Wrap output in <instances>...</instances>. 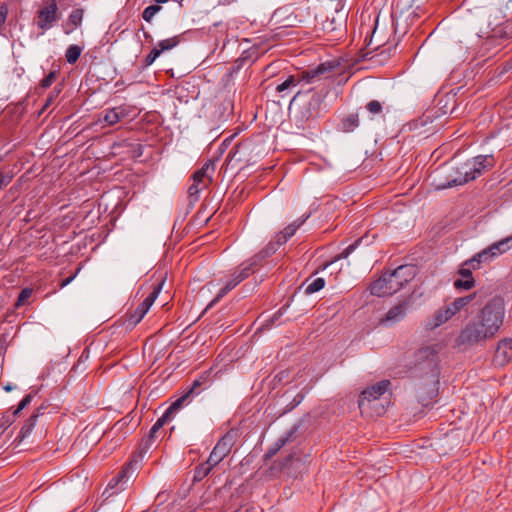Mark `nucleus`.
I'll use <instances>...</instances> for the list:
<instances>
[{
	"label": "nucleus",
	"mask_w": 512,
	"mask_h": 512,
	"mask_svg": "<svg viewBox=\"0 0 512 512\" xmlns=\"http://www.w3.org/2000/svg\"><path fill=\"white\" fill-rule=\"evenodd\" d=\"M494 165V159L490 155L477 156L472 160L467 161L460 167L450 169L446 176V182L439 181L436 183L438 189H446L452 186L466 184L470 180H474L476 177L488 167Z\"/></svg>",
	"instance_id": "1"
},
{
	"label": "nucleus",
	"mask_w": 512,
	"mask_h": 512,
	"mask_svg": "<svg viewBox=\"0 0 512 512\" xmlns=\"http://www.w3.org/2000/svg\"><path fill=\"white\" fill-rule=\"evenodd\" d=\"M415 277L413 266L402 265L391 273H384L370 286L371 294L378 297L390 296L398 292Z\"/></svg>",
	"instance_id": "2"
},
{
	"label": "nucleus",
	"mask_w": 512,
	"mask_h": 512,
	"mask_svg": "<svg viewBox=\"0 0 512 512\" xmlns=\"http://www.w3.org/2000/svg\"><path fill=\"white\" fill-rule=\"evenodd\" d=\"M493 338L485 324L475 317L460 330L454 340V348L465 351L474 346H482Z\"/></svg>",
	"instance_id": "3"
},
{
	"label": "nucleus",
	"mask_w": 512,
	"mask_h": 512,
	"mask_svg": "<svg viewBox=\"0 0 512 512\" xmlns=\"http://www.w3.org/2000/svg\"><path fill=\"white\" fill-rule=\"evenodd\" d=\"M441 349V344L433 343L421 347L415 354L416 362L427 366L428 376L423 386L427 389V393L430 397H433L438 390L439 369L436 360Z\"/></svg>",
	"instance_id": "4"
},
{
	"label": "nucleus",
	"mask_w": 512,
	"mask_h": 512,
	"mask_svg": "<svg viewBox=\"0 0 512 512\" xmlns=\"http://www.w3.org/2000/svg\"><path fill=\"white\" fill-rule=\"evenodd\" d=\"M473 299L474 294H471L455 298L451 302L445 303L443 306L439 307L427 320L426 327L433 330L447 323L454 316L465 310Z\"/></svg>",
	"instance_id": "5"
},
{
	"label": "nucleus",
	"mask_w": 512,
	"mask_h": 512,
	"mask_svg": "<svg viewBox=\"0 0 512 512\" xmlns=\"http://www.w3.org/2000/svg\"><path fill=\"white\" fill-rule=\"evenodd\" d=\"M505 317V304L502 298L495 297L489 300L478 312L476 318L480 320L495 337L503 325Z\"/></svg>",
	"instance_id": "6"
},
{
	"label": "nucleus",
	"mask_w": 512,
	"mask_h": 512,
	"mask_svg": "<svg viewBox=\"0 0 512 512\" xmlns=\"http://www.w3.org/2000/svg\"><path fill=\"white\" fill-rule=\"evenodd\" d=\"M512 247V237H507L496 243H493L488 248L477 253L471 259L466 261V265H470L473 269H479L482 263H487L495 257L503 254Z\"/></svg>",
	"instance_id": "7"
},
{
	"label": "nucleus",
	"mask_w": 512,
	"mask_h": 512,
	"mask_svg": "<svg viewBox=\"0 0 512 512\" xmlns=\"http://www.w3.org/2000/svg\"><path fill=\"white\" fill-rule=\"evenodd\" d=\"M237 433L235 431L227 432L216 444L212 450L207 462L215 467L218 465L231 451L235 444Z\"/></svg>",
	"instance_id": "8"
},
{
	"label": "nucleus",
	"mask_w": 512,
	"mask_h": 512,
	"mask_svg": "<svg viewBox=\"0 0 512 512\" xmlns=\"http://www.w3.org/2000/svg\"><path fill=\"white\" fill-rule=\"evenodd\" d=\"M214 165L211 162L205 163L201 169L193 174V183L188 189L190 196L197 195L201 190L207 188L212 181Z\"/></svg>",
	"instance_id": "9"
},
{
	"label": "nucleus",
	"mask_w": 512,
	"mask_h": 512,
	"mask_svg": "<svg viewBox=\"0 0 512 512\" xmlns=\"http://www.w3.org/2000/svg\"><path fill=\"white\" fill-rule=\"evenodd\" d=\"M254 263H243L239 271H235L232 275V278L227 281L223 288L219 291L217 296L211 302L210 305L218 302L222 297H224L229 291L234 289L239 283H241L244 279H246L253 272Z\"/></svg>",
	"instance_id": "10"
},
{
	"label": "nucleus",
	"mask_w": 512,
	"mask_h": 512,
	"mask_svg": "<svg viewBox=\"0 0 512 512\" xmlns=\"http://www.w3.org/2000/svg\"><path fill=\"white\" fill-rule=\"evenodd\" d=\"M163 284H164V281L162 280L160 283H158L156 286H154V288L150 292V294L143 300V302L131 314V321L134 324L139 323L143 319V317L146 315V313L149 311L150 307L153 305V303L159 296V294L163 288Z\"/></svg>",
	"instance_id": "11"
},
{
	"label": "nucleus",
	"mask_w": 512,
	"mask_h": 512,
	"mask_svg": "<svg viewBox=\"0 0 512 512\" xmlns=\"http://www.w3.org/2000/svg\"><path fill=\"white\" fill-rule=\"evenodd\" d=\"M38 27L43 31L50 29L55 22H57L58 16V7L54 0L47 3L45 6L39 9L38 11Z\"/></svg>",
	"instance_id": "12"
},
{
	"label": "nucleus",
	"mask_w": 512,
	"mask_h": 512,
	"mask_svg": "<svg viewBox=\"0 0 512 512\" xmlns=\"http://www.w3.org/2000/svg\"><path fill=\"white\" fill-rule=\"evenodd\" d=\"M389 381L383 380L371 387H368L364 391H362L359 400L377 402L379 400L388 399L386 393L388 391Z\"/></svg>",
	"instance_id": "13"
},
{
	"label": "nucleus",
	"mask_w": 512,
	"mask_h": 512,
	"mask_svg": "<svg viewBox=\"0 0 512 512\" xmlns=\"http://www.w3.org/2000/svg\"><path fill=\"white\" fill-rule=\"evenodd\" d=\"M389 399L379 400L377 402L359 400L358 406L363 415L374 417L385 413Z\"/></svg>",
	"instance_id": "14"
},
{
	"label": "nucleus",
	"mask_w": 512,
	"mask_h": 512,
	"mask_svg": "<svg viewBox=\"0 0 512 512\" xmlns=\"http://www.w3.org/2000/svg\"><path fill=\"white\" fill-rule=\"evenodd\" d=\"M128 116V110L127 108L123 106L114 107L112 109L107 110L103 117L98 120L99 123L104 122L105 126H114L118 122H120L122 119L126 118Z\"/></svg>",
	"instance_id": "15"
},
{
	"label": "nucleus",
	"mask_w": 512,
	"mask_h": 512,
	"mask_svg": "<svg viewBox=\"0 0 512 512\" xmlns=\"http://www.w3.org/2000/svg\"><path fill=\"white\" fill-rule=\"evenodd\" d=\"M472 270L474 269L470 265H466V261L462 264V267L459 270V275L462 279H457L454 282L456 289L469 290L474 287L475 281L472 277Z\"/></svg>",
	"instance_id": "16"
},
{
	"label": "nucleus",
	"mask_w": 512,
	"mask_h": 512,
	"mask_svg": "<svg viewBox=\"0 0 512 512\" xmlns=\"http://www.w3.org/2000/svg\"><path fill=\"white\" fill-rule=\"evenodd\" d=\"M495 360L500 365L512 360V340L505 339L499 342L495 352Z\"/></svg>",
	"instance_id": "17"
},
{
	"label": "nucleus",
	"mask_w": 512,
	"mask_h": 512,
	"mask_svg": "<svg viewBox=\"0 0 512 512\" xmlns=\"http://www.w3.org/2000/svg\"><path fill=\"white\" fill-rule=\"evenodd\" d=\"M407 305L408 303L406 301L398 303L386 313L385 317L381 320V322L393 324L402 320L406 315Z\"/></svg>",
	"instance_id": "18"
},
{
	"label": "nucleus",
	"mask_w": 512,
	"mask_h": 512,
	"mask_svg": "<svg viewBox=\"0 0 512 512\" xmlns=\"http://www.w3.org/2000/svg\"><path fill=\"white\" fill-rule=\"evenodd\" d=\"M84 11L82 9H74L64 25V31L66 34L72 33L76 28H78L83 20Z\"/></svg>",
	"instance_id": "19"
},
{
	"label": "nucleus",
	"mask_w": 512,
	"mask_h": 512,
	"mask_svg": "<svg viewBox=\"0 0 512 512\" xmlns=\"http://www.w3.org/2000/svg\"><path fill=\"white\" fill-rule=\"evenodd\" d=\"M187 400V396H181L178 398L175 402L171 404V406L166 410V412L160 417L156 423L162 427L170 418L171 416L177 412L185 403Z\"/></svg>",
	"instance_id": "20"
},
{
	"label": "nucleus",
	"mask_w": 512,
	"mask_h": 512,
	"mask_svg": "<svg viewBox=\"0 0 512 512\" xmlns=\"http://www.w3.org/2000/svg\"><path fill=\"white\" fill-rule=\"evenodd\" d=\"M187 400V396H181L178 398L175 402L171 404V406L166 410V412L160 417L156 423L162 427L170 418L171 416L177 412L185 403Z\"/></svg>",
	"instance_id": "21"
},
{
	"label": "nucleus",
	"mask_w": 512,
	"mask_h": 512,
	"mask_svg": "<svg viewBox=\"0 0 512 512\" xmlns=\"http://www.w3.org/2000/svg\"><path fill=\"white\" fill-rule=\"evenodd\" d=\"M304 220L299 222H294L290 225H288L283 232H281L279 235H277V245H281L285 243L290 237H292L296 230L302 225Z\"/></svg>",
	"instance_id": "22"
},
{
	"label": "nucleus",
	"mask_w": 512,
	"mask_h": 512,
	"mask_svg": "<svg viewBox=\"0 0 512 512\" xmlns=\"http://www.w3.org/2000/svg\"><path fill=\"white\" fill-rule=\"evenodd\" d=\"M32 432V422L31 418L26 421V423L21 428L18 436L15 438L14 443L19 445L21 444L26 438L30 436Z\"/></svg>",
	"instance_id": "23"
},
{
	"label": "nucleus",
	"mask_w": 512,
	"mask_h": 512,
	"mask_svg": "<svg viewBox=\"0 0 512 512\" xmlns=\"http://www.w3.org/2000/svg\"><path fill=\"white\" fill-rule=\"evenodd\" d=\"M82 48L78 45H71L68 47L65 57L68 63L74 64L80 57Z\"/></svg>",
	"instance_id": "24"
},
{
	"label": "nucleus",
	"mask_w": 512,
	"mask_h": 512,
	"mask_svg": "<svg viewBox=\"0 0 512 512\" xmlns=\"http://www.w3.org/2000/svg\"><path fill=\"white\" fill-rule=\"evenodd\" d=\"M325 286V281L323 278H316L311 283H309L305 288L306 294H313L315 292L320 291Z\"/></svg>",
	"instance_id": "25"
},
{
	"label": "nucleus",
	"mask_w": 512,
	"mask_h": 512,
	"mask_svg": "<svg viewBox=\"0 0 512 512\" xmlns=\"http://www.w3.org/2000/svg\"><path fill=\"white\" fill-rule=\"evenodd\" d=\"M276 246L274 243H270L263 251H261L259 254H257L253 259H251V262L256 265L258 261L264 259L265 257H268L272 255L276 251Z\"/></svg>",
	"instance_id": "26"
},
{
	"label": "nucleus",
	"mask_w": 512,
	"mask_h": 512,
	"mask_svg": "<svg viewBox=\"0 0 512 512\" xmlns=\"http://www.w3.org/2000/svg\"><path fill=\"white\" fill-rule=\"evenodd\" d=\"M276 246L274 243H270L263 251H261L259 254H257L253 259H251V262L256 265L258 261L264 259L265 257H268L272 255L276 251Z\"/></svg>",
	"instance_id": "27"
},
{
	"label": "nucleus",
	"mask_w": 512,
	"mask_h": 512,
	"mask_svg": "<svg viewBox=\"0 0 512 512\" xmlns=\"http://www.w3.org/2000/svg\"><path fill=\"white\" fill-rule=\"evenodd\" d=\"M132 470V464L129 463L120 473L119 475L112 479L109 483L110 488H114L116 485H118L120 482H122L124 479L128 477L129 471Z\"/></svg>",
	"instance_id": "28"
},
{
	"label": "nucleus",
	"mask_w": 512,
	"mask_h": 512,
	"mask_svg": "<svg viewBox=\"0 0 512 512\" xmlns=\"http://www.w3.org/2000/svg\"><path fill=\"white\" fill-rule=\"evenodd\" d=\"M161 10L159 5H150L143 11L142 17L145 21L150 22L153 17Z\"/></svg>",
	"instance_id": "29"
},
{
	"label": "nucleus",
	"mask_w": 512,
	"mask_h": 512,
	"mask_svg": "<svg viewBox=\"0 0 512 512\" xmlns=\"http://www.w3.org/2000/svg\"><path fill=\"white\" fill-rule=\"evenodd\" d=\"M179 43L177 37L168 38L165 40H162L158 43V49L161 50V52L165 50H169L174 48Z\"/></svg>",
	"instance_id": "30"
},
{
	"label": "nucleus",
	"mask_w": 512,
	"mask_h": 512,
	"mask_svg": "<svg viewBox=\"0 0 512 512\" xmlns=\"http://www.w3.org/2000/svg\"><path fill=\"white\" fill-rule=\"evenodd\" d=\"M213 469V466L210 465L207 461L203 464H201L199 467H197L195 472V478L200 480L207 476L210 471Z\"/></svg>",
	"instance_id": "31"
},
{
	"label": "nucleus",
	"mask_w": 512,
	"mask_h": 512,
	"mask_svg": "<svg viewBox=\"0 0 512 512\" xmlns=\"http://www.w3.org/2000/svg\"><path fill=\"white\" fill-rule=\"evenodd\" d=\"M31 296H32V289L29 287L24 288L19 294V297L15 303V307L18 308V307L22 306Z\"/></svg>",
	"instance_id": "32"
},
{
	"label": "nucleus",
	"mask_w": 512,
	"mask_h": 512,
	"mask_svg": "<svg viewBox=\"0 0 512 512\" xmlns=\"http://www.w3.org/2000/svg\"><path fill=\"white\" fill-rule=\"evenodd\" d=\"M358 122L359 119L357 115H350L348 118L345 119L344 127L346 130L351 131L358 126Z\"/></svg>",
	"instance_id": "33"
},
{
	"label": "nucleus",
	"mask_w": 512,
	"mask_h": 512,
	"mask_svg": "<svg viewBox=\"0 0 512 512\" xmlns=\"http://www.w3.org/2000/svg\"><path fill=\"white\" fill-rule=\"evenodd\" d=\"M366 109L373 115L379 114L382 111V105L377 100H372L366 105Z\"/></svg>",
	"instance_id": "34"
},
{
	"label": "nucleus",
	"mask_w": 512,
	"mask_h": 512,
	"mask_svg": "<svg viewBox=\"0 0 512 512\" xmlns=\"http://www.w3.org/2000/svg\"><path fill=\"white\" fill-rule=\"evenodd\" d=\"M296 85V80L293 76H290L288 79H286L283 83L279 84L276 88L278 92H283L286 89H288L291 86Z\"/></svg>",
	"instance_id": "35"
},
{
	"label": "nucleus",
	"mask_w": 512,
	"mask_h": 512,
	"mask_svg": "<svg viewBox=\"0 0 512 512\" xmlns=\"http://www.w3.org/2000/svg\"><path fill=\"white\" fill-rule=\"evenodd\" d=\"M161 53L162 52L158 49V47L152 49V51L146 57V64H152L160 56Z\"/></svg>",
	"instance_id": "36"
},
{
	"label": "nucleus",
	"mask_w": 512,
	"mask_h": 512,
	"mask_svg": "<svg viewBox=\"0 0 512 512\" xmlns=\"http://www.w3.org/2000/svg\"><path fill=\"white\" fill-rule=\"evenodd\" d=\"M32 399V395L31 394H28L26 395L19 403L18 407L16 408V410L14 411V414H18L20 413L31 401Z\"/></svg>",
	"instance_id": "37"
},
{
	"label": "nucleus",
	"mask_w": 512,
	"mask_h": 512,
	"mask_svg": "<svg viewBox=\"0 0 512 512\" xmlns=\"http://www.w3.org/2000/svg\"><path fill=\"white\" fill-rule=\"evenodd\" d=\"M56 72H50L42 81H41V87L47 88L49 87L55 80Z\"/></svg>",
	"instance_id": "38"
},
{
	"label": "nucleus",
	"mask_w": 512,
	"mask_h": 512,
	"mask_svg": "<svg viewBox=\"0 0 512 512\" xmlns=\"http://www.w3.org/2000/svg\"><path fill=\"white\" fill-rule=\"evenodd\" d=\"M11 181V177L0 173V191Z\"/></svg>",
	"instance_id": "39"
},
{
	"label": "nucleus",
	"mask_w": 512,
	"mask_h": 512,
	"mask_svg": "<svg viewBox=\"0 0 512 512\" xmlns=\"http://www.w3.org/2000/svg\"><path fill=\"white\" fill-rule=\"evenodd\" d=\"M356 243L348 246L339 256L337 259L340 258H347L348 255L355 249Z\"/></svg>",
	"instance_id": "40"
},
{
	"label": "nucleus",
	"mask_w": 512,
	"mask_h": 512,
	"mask_svg": "<svg viewBox=\"0 0 512 512\" xmlns=\"http://www.w3.org/2000/svg\"><path fill=\"white\" fill-rule=\"evenodd\" d=\"M201 385L200 380H195L192 387L183 395L187 396V399L194 393L195 389Z\"/></svg>",
	"instance_id": "41"
},
{
	"label": "nucleus",
	"mask_w": 512,
	"mask_h": 512,
	"mask_svg": "<svg viewBox=\"0 0 512 512\" xmlns=\"http://www.w3.org/2000/svg\"><path fill=\"white\" fill-rule=\"evenodd\" d=\"M7 18V8L5 6L0 7V27L5 23Z\"/></svg>",
	"instance_id": "42"
},
{
	"label": "nucleus",
	"mask_w": 512,
	"mask_h": 512,
	"mask_svg": "<svg viewBox=\"0 0 512 512\" xmlns=\"http://www.w3.org/2000/svg\"><path fill=\"white\" fill-rule=\"evenodd\" d=\"M322 71H323V69L321 67H319L317 70H314L311 72H309V71L306 72L307 81H311L316 75H318Z\"/></svg>",
	"instance_id": "43"
},
{
	"label": "nucleus",
	"mask_w": 512,
	"mask_h": 512,
	"mask_svg": "<svg viewBox=\"0 0 512 512\" xmlns=\"http://www.w3.org/2000/svg\"><path fill=\"white\" fill-rule=\"evenodd\" d=\"M160 428H161V427H160L157 423H155V424L152 426L151 431H150V435H151V437H153V436H154V434H155V433H156Z\"/></svg>",
	"instance_id": "44"
},
{
	"label": "nucleus",
	"mask_w": 512,
	"mask_h": 512,
	"mask_svg": "<svg viewBox=\"0 0 512 512\" xmlns=\"http://www.w3.org/2000/svg\"><path fill=\"white\" fill-rule=\"evenodd\" d=\"M2 350H3V347H2V346H0V367L2 366L3 361H4V357H3V354H2Z\"/></svg>",
	"instance_id": "45"
},
{
	"label": "nucleus",
	"mask_w": 512,
	"mask_h": 512,
	"mask_svg": "<svg viewBox=\"0 0 512 512\" xmlns=\"http://www.w3.org/2000/svg\"><path fill=\"white\" fill-rule=\"evenodd\" d=\"M4 389L6 391H11L13 389V387L10 384H8V385L4 386Z\"/></svg>",
	"instance_id": "46"
},
{
	"label": "nucleus",
	"mask_w": 512,
	"mask_h": 512,
	"mask_svg": "<svg viewBox=\"0 0 512 512\" xmlns=\"http://www.w3.org/2000/svg\"><path fill=\"white\" fill-rule=\"evenodd\" d=\"M157 3H166L168 2L169 0H155Z\"/></svg>",
	"instance_id": "47"
}]
</instances>
